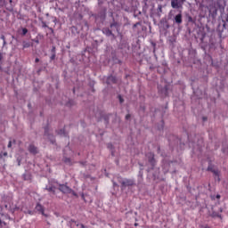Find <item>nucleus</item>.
I'll list each match as a JSON object with an SVG mask.
<instances>
[{"mask_svg":"<svg viewBox=\"0 0 228 228\" xmlns=\"http://www.w3.org/2000/svg\"><path fill=\"white\" fill-rule=\"evenodd\" d=\"M184 1L186 0H171V6L175 10H179V8H183Z\"/></svg>","mask_w":228,"mask_h":228,"instance_id":"f257e3e1","label":"nucleus"},{"mask_svg":"<svg viewBox=\"0 0 228 228\" xmlns=\"http://www.w3.org/2000/svg\"><path fill=\"white\" fill-rule=\"evenodd\" d=\"M146 158L150 165L154 168L156 167V159H154V154L152 152L146 153Z\"/></svg>","mask_w":228,"mask_h":228,"instance_id":"f03ea898","label":"nucleus"},{"mask_svg":"<svg viewBox=\"0 0 228 228\" xmlns=\"http://www.w3.org/2000/svg\"><path fill=\"white\" fill-rule=\"evenodd\" d=\"M222 213H224V208H220L219 212L212 211L210 214L211 218H220L221 220H224V216H222Z\"/></svg>","mask_w":228,"mask_h":228,"instance_id":"7ed1b4c3","label":"nucleus"},{"mask_svg":"<svg viewBox=\"0 0 228 228\" xmlns=\"http://www.w3.org/2000/svg\"><path fill=\"white\" fill-rule=\"evenodd\" d=\"M159 94L162 95V97H167L168 95V86L161 87V86H158Z\"/></svg>","mask_w":228,"mask_h":228,"instance_id":"20e7f679","label":"nucleus"},{"mask_svg":"<svg viewBox=\"0 0 228 228\" xmlns=\"http://www.w3.org/2000/svg\"><path fill=\"white\" fill-rule=\"evenodd\" d=\"M59 190L61 193H72V190L67 184H59Z\"/></svg>","mask_w":228,"mask_h":228,"instance_id":"39448f33","label":"nucleus"},{"mask_svg":"<svg viewBox=\"0 0 228 228\" xmlns=\"http://www.w3.org/2000/svg\"><path fill=\"white\" fill-rule=\"evenodd\" d=\"M110 30L112 33H120V24H118L117 21H114L110 24Z\"/></svg>","mask_w":228,"mask_h":228,"instance_id":"423d86ee","label":"nucleus"},{"mask_svg":"<svg viewBox=\"0 0 228 228\" xmlns=\"http://www.w3.org/2000/svg\"><path fill=\"white\" fill-rule=\"evenodd\" d=\"M45 136H47V138L51 142V143H53V144L56 143V140L54 139V135L49 134V126L45 127Z\"/></svg>","mask_w":228,"mask_h":228,"instance_id":"0eeeda50","label":"nucleus"},{"mask_svg":"<svg viewBox=\"0 0 228 228\" xmlns=\"http://www.w3.org/2000/svg\"><path fill=\"white\" fill-rule=\"evenodd\" d=\"M179 142H181V139L175 135H171V137H168L169 145H178Z\"/></svg>","mask_w":228,"mask_h":228,"instance_id":"6e6552de","label":"nucleus"},{"mask_svg":"<svg viewBox=\"0 0 228 228\" xmlns=\"http://www.w3.org/2000/svg\"><path fill=\"white\" fill-rule=\"evenodd\" d=\"M122 188H126L127 186H134V180L133 179H124L121 182Z\"/></svg>","mask_w":228,"mask_h":228,"instance_id":"1a4fd4ad","label":"nucleus"},{"mask_svg":"<svg viewBox=\"0 0 228 228\" xmlns=\"http://www.w3.org/2000/svg\"><path fill=\"white\" fill-rule=\"evenodd\" d=\"M162 168L164 174H168V170H170V162H167V160H162Z\"/></svg>","mask_w":228,"mask_h":228,"instance_id":"9d476101","label":"nucleus"},{"mask_svg":"<svg viewBox=\"0 0 228 228\" xmlns=\"http://www.w3.org/2000/svg\"><path fill=\"white\" fill-rule=\"evenodd\" d=\"M142 29V22L138 21L133 25V31L140 35V30Z\"/></svg>","mask_w":228,"mask_h":228,"instance_id":"9b49d317","label":"nucleus"},{"mask_svg":"<svg viewBox=\"0 0 228 228\" xmlns=\"http://www.w3.org/2000/svg\"><path fill=\"white\" fill-rule=\"evenodd\" d=\"M36 211H37L38 213H41V215H43V216H47V215L45 212L44 206H42V204H40V203H37L36 205Z\"/></svg>","mask_w":228,"mask_h":228,"instance_id":"f8f14e48","label":"nucleus"},{"mask_svg":"<svg viewBox=\"0 0 228 228\" xmlns=\"http://www.w3.org/2000/svg\"><path fill=\"white\" fill-rule=\"evenodd\" d=\"M107 85H115L117 83V77L110 75L107 77Z\"/></svg>","mask_w":228,"mask_h":228,"instance_id":"ddd939ff","label":"nucleus"},{"mask_svg":"<svg viewBox=\"0 0 228 228\" xmlns=\"http://www.w3.org/2000/svg\"><path fill=\"white\" fill-rule=\"evenodd\" d=\"M102 33L106 35V37H112L113 38H115V34H113V31H111L110 28H104L102 29Z\"/></svg>","mask_w":228,"mask_h":228,"instance_id":"4468645a","label":"nucleus"},{"mask_svg":"<svg viewBox=\"0 0 228 228\" xmlns=\"http://www.w3.org/2000/svg\"><path fill=\"white\" fill-rule=\"evenodd\" d=\"M28 151L30 152V154H38V148H37V146H35L34 144H30L28 146Z\"/></svg>","mask_w":228,"mask_h":228,"instance_id":"2eb2a0df","label":"nucleus"},{"mask_svg":"<svg viewBox=\"0 0 228 228\" xmlns=\"http://www.w3.org/2000/svg\"><path fill=\"white\" fill-rule=\"evenodd\" d=\"M175 21L176 24H182L183 23V14L180 12L175 17Z\"/></svg>","mask_w":228,"mask_h":228,"instance_id":"dca6fc26","label":"nucleus"},{"mask_svg":"<svg viewBox=\"0 0 228 228\" xmlns=\"http://www.w3.org/2000/svg\"><path fill=\"white\" fill-rule=\"evenodd\" d=\"M212 174H213L214 176H215V180L217 181V183H220V181H221V178H220V170L216 169V170L214 171V173H212Z\"/></svg>","mask_w":228,"mask_h":228,"instance_id":"f3484780","label":"nucleus"},{"mask_svg":"<svg viewBox=\"0 0 228 228\" xmlns=\"http://www.w3.org/2000/svg\"><path fill=\"white\" fill-rule=\"evenodd\" d=\"M56 133L60 136H65V137L69 136V134H67V132H65V128H62L61 130H57Z\"/></svg>","mask_w":228,"mask_h":228,"instance_id":"a211bd4d","label":"nucleus"},{"mask_svg":"<svg viewBox=\"0 0 228 228\" xmlns=\"http://www.w3.org/2000/svg\"><path fill=\"white\" fill-rule=\"evenodd\" d=\"M45 190L49 191L50 193H53V195H56V187L54 186H50V187H45Z\"/></svg>","mask_w":228,"mask_h":228,"instance_id":"6ab92c4d","label":"nucleus"},{"mask_svg":"<svg viewBox=\"0 0 228 228\" xmlns=\"http://www.w3.org/2000/svg\"><path fill=\"white\" fill-rule=\"evenodd\" d=\"M22 47H23V49H28V47H31V43H29L28 41H23Z\"/></svg>","mask_w":228,"mask_h":228,"instance_id":"aec40b11","label":"nucleus"},{"mask_svg":"<svg viewBox=\"0 0 228 228\" xmlns=\"http://www.w3.org/2000/svg\"><path fill=\"white\" fill-rule=\"evenodd\" d=\"M107 147H108V149L110 150L111 156H115V151H113V149H114L113 144L112 143H108Z\"/></svg>","mask_w":228,"mask_h":228,"instance_id":"412c9836","label":"nucleus"},{"mask_svg":"<svg viewBox=\"0 0 228 228\" xmlns=\"http://www.w3.org/2000/svg\"><path fill=\"white\" fill-rule=\"evenodd\" d=\"M207 170L208 172H212V174H213L216 169H215V166H213V164H209Z\"/></svg>","mask_w":228,"mask_h":228,"instance_id":"4be33fe9","label":"nucleus"},{"mask_svg":"<svg viewBox=\"0 0 228 228\" xmlns=\"http://www.w3.org/2000/svg\"><path fill=\"white\" fill-rule=\"evenodd\" d=\"M139 182L143 179V171L140 170L138 174Z\"/></svg>","mask_w":228,"mask_h":228,"instance_id":"5701e85b","label":"nucleus"},{"mask_svg":"<svg viewBox=\"0 0 228 228\" xmlns=\"http://www.w3.org/2000/svg\"><path fill=\"white\" fill-rule=\"evenodd\" d=\"M42 28H48L50 31H53V28H49V26H47V23H45V21H42Z\"/></svg>","mask_w":228,"mask_h":228,"instance_id":"b1692460","label":"nucleus"},{"mask_svg":"<svg viewBox=\"0 0 228 228\" xmlns=\"http://www.w3.org/2000/svg\"><path fill=\"white\" fill-rule=\"evenodd\" d=\"M26 35H28V28H22V31H21V36H22V37H26Z\"/></svg>","mask_w":228,"mask_h":228,"instance_id":"393cba45","label":"nucleus"},{"mask_svg":"<svg viewBox=\"0 0 228 228\" xmlns=\"http://www.w3.org/2000/svg\"><path fill=\"white\" fill-rule=\"evenodd\" d=\"M157 12L158 13H161V12H163V6L161 4L158 5Z\"/></svg>","mask_w":228,"mask_h":228,"instance_id":"a878e982","label":"nucleus"},{"mask_svg":"<svg viewBox=\"0 0 228 228\" xmlns=\"http://www.w3.org/2000/svg\"><path fill=\"white\" fill-rule=\"evenodd\" d=\"M101 118H103L105 120V124H108L110 122V118L108 116H102Z\"/></svg>","mask_w":228,"mask_h":228,"instance_id":"bb28decb","label":"nucleus"},{"mask_svg":"<svg viewBox=\"0 0 228 228\" xmlns=\"http://www.w3.org/2000/svg\"><path fill=\"white\" fill-rule=\"evenodd\" d=\"M0 38H1V40H3V45H6V37H4V35H2L1 37H0Z\"/></svg>","mask_w":228,"mask_h":228,"instance_id":"cd10ccee","label":"nucleus"},{"mask_svg":"<svg viewBox=\"0 0 228 228\" xmlns=\"http://www.w3.org/2000/svg\"><path fill=\"white\" fill-rule=\"evenodd\" d=\"M221 197L222 196L220 194H216V196H212V200H215V199H217V200H220Z\"/></svg>","mask_w":228,"mask_h":228,"instance_id":"c85d7f7f","label":"nucleus"},{"mask_svg":"<svg viewBox=\"0 0 228 228\" xmlns=\"http://www.w3.org/2000/svg\"><path fill=\"white\" fill-rule=\"evenodd\" d=\"M6 5V1L4 0H0V8H3V6Z\"/></svg>","mask_w":228,"mask_h":228,"instance_id":"c756f323","label":"nucleus"},{"mask_svg":"<svg viewBox=\"0 0 228 228\" xmlns=\"http://www.w3.org/2000/svg\"><path fill=\"white\" fill-rule=\"evenodd\" d=\"M169 42H170V44H172V45H174V44H175V37H171L169 39Z\"/></svg>","mask_w":228,"mask_h":228,"instance_id":"7c9ffc66","label":"nucleus"},{"mask_svg":"<svg viewBox=\"0 0 228 228\" xmlns=\"http://www.w3.org/2000/svg\"><path fill=\"white\" fill-rule=\"evenodd\" d=\"M50 60L51 61H53V60H56V53H52Z\"/></svg>","mask_w":228,"mask_h":228,"instance_id":"2f4dec72","label":"nucleus"},{"mask_svg":"<svg viewBox=\"0 0 228 228\" xmlns=\"http://www.w3.org/2000/svg\"><path fill=\"white\" fill-rule=\"evenodd\" d=\"M6 156H8V152H6V151H4V152L2 151L0 153V158L6 157Z\"/></svg>","mask_w":228,"mask_h":228,"instance_id":"473e14b6","label":"nucleus"},{"mask_svg":"<svg viewBox=\"0 0 228 228\" xmlns=\"http://www.w3.org/2000/svg\"><path fill=\"white\" fill-rule=\"evenodd\" d=\"M23 178L25 181H28V179H31V175H23Z\"/></svg>","mask_w":228,"mask_h":228,"instance_id":"72a5a7b5","label":"nucleus"},{"mask_svg":"<svg viewBox=\"0 0 228 228\" xmlns=\"http://www.w3.org/2000/svg\"><path fill=\"white\" fill-rule=\"evenodd\" d=\"M52 54H56V46H53L51 50Z\"/></svg>","mask_w":228,"mask_h":228,"instance_id":"f704fd0d","label":"nucleus"},{"mask_svg":"<svg viewBox=\"0 0 228 228\" xmlns=\"http://www.w3.org/2000/svg\"><path fill=\"white\" fill-rule=\"evenodd\" d=\"M118 98L119 99L120 104H122V102H124V98H122V95L118 94Z\"/></svg>","mask_w":228,"mask_h":228,"instance_id":"c9c22d12","label":"nucleus"},{"mask_svg":"<svg viewBox=\"0 0 228 228\" xmlns=\"http://www.w3.org/2000/svg\"><path fill=\"white\" fill-rule=\"evenodd\" d=\"M73 103H74V101L69 100V102L66 103V106H72Z\"/></svg>","mask_w":228,"mask_h":228,"instance_id":"e433bc0d","label":"nucleus"},{"mask_svg":"<svg viewBox=\"0 0 228 228\" xmlns=\"http://www.w3.org/2000/svg\"><path fill=\"white\" fill-rule=\"evenodd\" d=\"M200 228H211V227H209V225L208 224H201Z\"/></svg>","mask_w":228,"mask_h":228,"instance_id":"4c0bfd02","label":"nucleus"},{"mask_svg":"<svg viewBox=\"0 0 228 228\" xmlns=\"http://www.w3.org/2000/svg\"><path fill=\"white\" fill-rule=\"evenodd\" d=\"M64 163H70V159L69 158L64 159Z\"/></svg>","mask_w":228,"mask_h":228,"instance_id":"58836bf2","label":"nucleus"},{"mask_svg":"<svg viewBox=\"0 0 228 228\" xmlns=\"http://www.w3.org/2000/svg\"><path fill=\"white\" fill-rule=\"evenodd\" d=\"M102 3H104V0H98L99 6H101V4H102Z\"/></svg>","mask_w":228,"mask_h":228,"instance_id":"ea45409f","label":"nucleus"},{"mask_svg":"<svg viewBox=\"0 0 228 228\" xmlns=\"http://www.w3.org/2000/svg\"><path fill=\"white\" fill-rule=\"evenodd\" d=\"M129 118H131V114H127V115L126 116V120H129Z\"/></svg>","mask_w":228,"mask_h":228,"instance_id":"a19ab883","label":"nucleus"},{"mask_svg":"<svg viewBox=\"0 0 228 228\" xmlns=\"http://www.w3.org/2000/svg\"><path fill=\"white\" fill-rule=\"evenodd\" d=\"M7 147L8 149L12 148V141H9Z\"/></svg>","mask_w":228,"mask_h":228,"instance_id":"79ce46f5","label":"nucleus"},{"mask_svg":"<svg viewBox=\"0 0 228 228\" xmlns=\"http://www.w3.org/2000/svg\"><path fill=\"white\" fill-rule=\"evenodd\" d=\"M163 127H165V121H161V129H163Z\"/></svg>","mask_w":228,"mask_h":228,"instance_id":"37998d69","label":"nucleus"},{"mask_svg":"<svg viewBox=\"0 0 228 228\" xmlns=\"http://www.w3.org/2000/svg\"><path fill=\"white\" fill-rule=\"evenodd\" d=\"M165 26H166L167 29H168V28H170V25H168V22H167V21L165 23Z\"/></svg>","mask_w":228,"mask_h":228,"instance_id":"c03bdc74","label":"nucleus"},{"mask_svg":"<svg viewBox=\"0 0 228 228\" xmlns=\"http://www.w3.org/2000/svg\"><path fill=\"white\" fill-rule=\"evenodd\" d=\"M34 42H35L36 44H40V41L38 40V38L34 39Z\"/></svg>","mask_w":228,"mask_h":228,"instance_id":"a18cd8bd","label":"nucleus"},{"mask_svg":"<svg viewBox=\"0 0 228 228\" xmlns=\"http://www.w3.org/2000/svg\"><path fill=\"white\" fill-rule=\"evenodd\" d=\"M77 227H79V226H80L81 228H86V227H85V224H77Z\"/></svg>","mask_w":228,"mask_h":228,"instance_id":"49530a36","label":"nucleus"},{"mask_svg":"<svg viewBox=\"0 0 228 228\" xmlns=\"http://www.w3.org/2000/svg\"><path fill=\"white\" fill-rule=\"evenodd\" d=\"M38 61H40V59L36 58V59H35V62H36V63H38Z\"/></svg>","mask_w":228,"mask_h":228,"instance_id":"de8ad7c7","label":"nucleus"},{"mask_svg":"<svg viewBox=\"0 0 228 228\" xmlns=\"http://www.w3.org/2000/svg\"><path fill=\"white\" fill-rule=\"evenodd\" d=\"M202 120H203V122H206V120H208V118L203 117V118H202Z\"/></svg>","mask_w":228,"mask_h":228,"instance_id":"09e8293b","label":"nucleus"},{"mask_svg":"<svg viewBox=\"0 0 228 228\" xmlns=\"http://www.w3.org/2000/svg\"><path fill=\"white\" fill-rule=\"evenodd\" d=\"M9 12H12L13 10V7L7 8Z\"/></svg>","mask_w":228,"mask_h":228,"instance_id":"8fccbe9b","label":"nucleus"},{"mask_svg":"<svg viewBox=\"0 0 228 228\" xmlns=\"http://www.w3.org/2000/svg\"><path fill=\"white\" fill-rule=\"evenodd\" d=\"M71 29H72V30L75 29V30L77 31V28H76V27L73 26V27H71Z\"/></svg>","mask_w":228,"mask_h":228,"instance_id":"3c124183","label":"nucleus"},{"mask_svg":"<svg viewBox=\"0 0 228 228\" xmlns=\"http://www.w3.org/2000/svg\"><path fill=\"white\" fill-rule=\"evenodd\" d=\"M141 110H142V111H145V107H141Z\"/></svg>","mask_w":228,"mask_h":228,"instance_id":"603ef678","label":"nucleus"},{"mask_svg":"<svg viewBox=\"0 0 228 228\" xmlns=\"http://www.w3.org/2000/svg\"><path fill=\"white\" fill-rule=\"evenodd\" d=\"M158 151H159H159H161V148H160V147H158Z\"/></svg>","mask_w":228,"mask_h":228,"instance_id":"864d4df0","label":"nucleus"},{"mask_svg":"<svg viewBox=\"0 0 228 228\" xmlns=\"http://www.w3.org/2000/svg\"><path fill=\"white\" fill-rule=\"evenodd\" d=\"M73 93H74V94L76 93V89H75V88H73Z\"/></svg>","mask_w":228,"mask_h":228,"instance_id":"5fc2aeb1","label":"nucleus"},{"mask_svg":"<svg viewBox=\"0 0 228 228\" xmlns=\"http://www.w3.org/2000/svg\"><path fill=\"white\" fill-rule=\"evenodd\" d=\"M9 2H10V4L13 3V1H12V0H10Z\"/></svg>","mask_w":228,"mask_h":228,"instance_id":"6e6d98bb","label":"nucleus"},{"mask_svg":"<svg viewBox=\"0 0 228 228\" xmlns=\"http://www.w3.org/2000/svg\"><path fill=\"white\" fill-rule=\"evenodd\" d=\"M114 186H117V183H113Z\"/></svg>","mask_w":228,"mask_h":228,"instance_id":"4d7b16f0","label":"nucleus"},{"mask_svg":"<svg viewBox=\"0 0 228 228\" xmlns=\"http://www.w3.org/2000/svg\"><path fill=\"white\" fill-rule=\"evenodd\" d=\"M28 108H29V107L31 106V103H28Z\"/></svg>","mask_w":228,"mask_h":228,"instance_id":"13d9d810","label":"nucleus"}]
</instances>
